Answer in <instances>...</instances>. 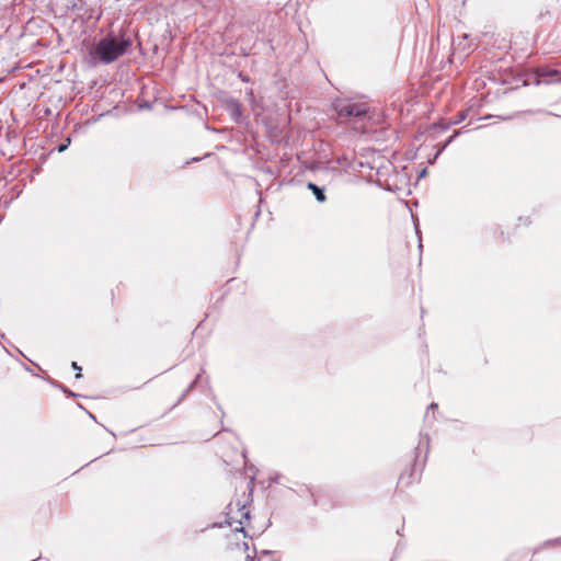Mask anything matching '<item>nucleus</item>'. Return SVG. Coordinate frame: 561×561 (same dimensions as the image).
I'll list each match as a JSON object with an SVG mask.
<instances>
[{
    "label": "nucleus",
    "mask_w": 561,
    "mask_h": 561,
    "mask_svg": "<svg viewBox=\"0 0 561 561\" xmlns=\"http://www.w3.org/2000/svg\"><path fill=\"white\" fill-rule=\"evenodd\" d=\"M131 45L133 39L127 32L123 30L118 33L110 32L99 41L91 56L101 64L108 65L127 54Z\"/></svg>",
    "instance_id": "f257e3e1"
},
{
    "label": "nucleus",
    "mask_w": 561,
    "mask_h": 561,
    "mask_svg": "<svg viewBox=\"0 0 561 561\" xmlns=\"http://www.w3.org/2000/svg\"><path fill=\"white\" fill-rule=\"evenodd\" d=\"M334 110L341 119H350L366 116L369 111V106L365 102L340 100L334 104Z\"/></svg>",
    "instance_id": "f03ea898"
},
{
    "label": "nucleus",
    "mask_w": 561,
    "mask_h": 561,
    "mask_svg": "<svg viewBox=\"0 0 561 561\" xmlns=\"http://www.w3.org/2000/svg\"><path fill=\"white\" fill-rule=\"evenodd\" d=\"M534 75L536 84H556L561 83V70L550 68L548 66H539L535 68Z\"/></svg>",
    "instance_id": "7ed1b4c3"
},
{
    "label": "nucleus",
    "mask_w": 561,
    "mask_h": 561,
    "mask_svg": "<svg viewBox=\"0 0 561 561\" xmlns=\"http://www.w3.org/2000/svg\"><path fill=\"white\" fill-rule=\"evenodd\" d=\"M225 108L229 113L230 118L236 124H242L243 123L242 105H241V103L238 100H236L233 98L227 99L226 102H225Z\"/></svg>",
    "instance_id": "20e7f679"
},
{
    "label": "nucleus",
    "mask_w": 561,
    "mask_h": 561,
    "mask_svg": "<svg viewBox=\"0 0 561 561\" xmlns=\"http://www.w3.org/2000/svg\"><path fill=\"white\" fill-rule=\"evenodd\" d=\"M469 38H470L469 34H462V35H458L457 37H454L453 38L454 48L468 54L472 49L471 42L468 43Z\"/></svg>",
    "instance_id": "39448f33"
},
{
    "label": "nucleus",
    "mask_w": 561,
    "mask_h": 561,
    "mask_svg": "<svg viewBox=\"0 0 561 561\" xmlns=\"http://www.w3.org/2000/svg\"><path fill=\"white\" fill-rule=\"evenodd\" d=\"M466 112H459L454 119L449 121L448 123L434 124L433 128L439 127L442 130H447L450 126L460 124L462 121L466 119Z\"/></svg>",
    "instance_id": "423d86ee"
},
{
    "label": "nucleus",
    "mask_w": 561,
    "mask_h": 561,
    "mask_svg": "<svg viewBox=\"0 0 561 561\" xmlns=\"http://www.w3.org/2000/svg\"><path fill=\"white\" fill-rule=\"evenodd\" d=\"M307 187L313 193L316 199L319 202V203H324L325 199H327V196H325V193H324V188L323 187H320L318 186L317 184L312 183V182H309L307 184Z\"/></svg>",
    "instance_id": "0eeeda50"
},
{
    "label": "nucleus",
    "mask_w": 561,
    "mask_h": 561,
    "mask_svg": "<svg viewBox=\"0 0 561 561\" xmlns=\"http://www.w3.org/2000/svg\"><path fill=\"white\" fill-rule=\"evenodd\" d=\"M559 546H561V537H558L554 539H549V540L543 541L540 546H538L534 550V553H537L542 549H549V548L559 547Z\"/></svg>",
    "instance_id": "6e6552de"
},
{
    "label": "nucleus",
    "mask_w": 561,
    "mask_h": 561,
    "mask_svg": "<svg viewBox=\"0 0 561 561\" xmlns=\"http://www.w3.org/2000/svg\"><path fill=\"white\" fill-rule=\"evenodd\" d=\"M271 557H272V552L271 551L263 550L261 552V554L259 556L256 561H263L265 558H271ZM247 561H255V559L248 554L247 556Z\"/></svg>",
    "instance_id": "1a4fd4ad"
},
{
    "label": "nucleus",
    "mask_w": 561,
    "mask_h": 561,
    "mask_svg": "<svg viewBox=\"0 0 561 561\" xmlns=\"http://www.w3.org/2000/svg\"><path fill=\"white\" fill-rule=\"evenodd\" d=\"M201 377H202L201 374H198L196 376V378L191 382V385L187 387V389L183 392L180 400H182L187 394V392L199 381Z\"/></svg>",
    "instance_id": "9d476101"
},
{
    "label": "nucleus",
    "mask_w": 561,
    "mask_h": 561,
    "mask_svg": "<svg viewBox=\"0 0 561 561\" xmlns=\"http://www.w3.org/2000/svg\"><path fill=\"white\" fill-rule=\"evenodd\" d=\"M70 142H71V138L70 137L66 138V140L57 147L58 152L66 151L67 148L69 147Z\"/></svg>",
    "instance_id": "9b49d317"
},
{
    "label": "nucleus",
    "mask_w": 561,
    "mask_h": 561,
    "mask_svg": "<svg viewBox=\"0 0 561 561\" xmlns=\"http://www.w3.org/2000/svg\"><path fill=\"white\" fill-rule=\"evenodd\" d=\"M283 476L280 473H275L270 477L271 482L280 484L282 483Z\"/></svg>",
    "instance_id": "f8f14e48"
},
{
    "label": "nucleus",
    "mask_w": 561,
    "mask_h": 561,
    "mask_svg": "<svg viewBox=\"0 0 561 561\" xmlns=\"http://www.w3.org/2000/svg\"><path fill=\"white\" fill-rule=\"evenodd\" d=\"M423 444H425L426 449H428V445H430V437H428V435H421L419 445L421 446Z\"/></svg>",
    "instance_id": "ddd939ff"
},
{
    "label": "nucleus",
    "mask_w": 561,
    "mask_h": 561,
    "mask_svg": "<svg viewBox=\"0 0 561 561\" xmlns=\"http://www.w3.org/2000/svg\"><path fill=\"white\" fill-rule=\"evenodd\" d=\"M71 367L77 370V375H76V378H80L82 375H81V367L78 365L77 362H72L71 363Z\"/></svg>",
    "instance_id": "4468645a"
},
{
    "label": "nucleus",
    "mask_w": 561,
    "mask_h": 561,
    "mask_svg": "<svg viewBox=\"0 0 561 561\" xmlns=\"http://www.w3.org/2000/svg\"><path fill=\"white\" fill-rule=\"evenodd\" d=\"M458 135H459L458 130L454 131V134L446 140L443 148H446Z\"/></svg>",
    "instance_id": "2eb2a0df"
},
{
    "label": "nucleus",
    "mask_w": 561,
    "mask_h": 561,
    "mask_svg": "<svg viewBox=\"0 0 561 561\" xmlns=\"http://www.w3.org/2000/svg\"><path fill=\"white\" fill-rule=\"evenodd\" d=\"M59 388L62 390L64 393L70 396V397H76L77 394L73 393L71 390H69L68 388H66L65 386H59Z\"/></svg>",
    "instance_id": "dca6fc26"
},
{
    "label": "nucleus",
    "mask_w": 561,
    "mask_h": 561,
    "mask_svg": "<svg viewBox=\"0 0 561 561\" xmlns=\"http://www.w3.org/2000/svg\"><path fill=\"white\" fill-rule=\"evenodd\" d=\"M242 517H244L245 519H249V517H250L249 511L242 512Z\"/></svg>",
    "instance_id": "f3484780"
},
{
    "label": "nucleus",
    "mask_w": 561,
    "mask_h": 561,
    "mask_svg": "<svg viewBox=\"0 0 561 561\" xmlns=\"http://www.w3.org/2000/svg\"><path fill=\"white\" fill-rule=\"evenodd\" d=\"M437 408V404L436 403H431L428 409H436Z\"/></svg>",
    "instance_id": "a211bd4d"
},
{
    "label": "nucleus",
    "mask_w": 561,
    "mask_h": 561,
    "mask_svg": "<svg viewBox=\"0 0 561 561\" xmlns=\"http://www.w3.org/2000/svg\"><path fill=\"white\" fill-rule=\"evenodd\" d=\"M243 546H244V549L249 548L247 542H243Z\"/></svg>",
    "instance_id": "6ab92c4d"
}]
</instances>
